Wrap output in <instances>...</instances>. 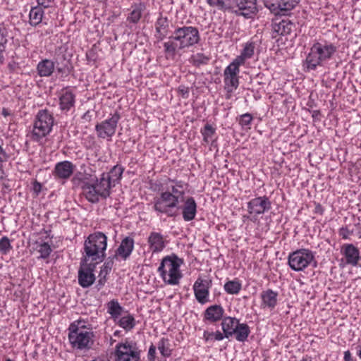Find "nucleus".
Segmentation results:
<instances>
[{"label": "nucleus", "instance_id": "51", "mask_svg": "<svg viewBox=\"0 0 361 361\" xmlns=\"http://www.w3.org/2000/svg\"><path fill=\"white\" fill-rule=\"evenodd\" d=\"M149 356L154 357L156 353V348L154 345H151L149 349Z\"/></svg>", "mask_w": 361, "mask_h": 361}, {"label": "nucleus", "instance_id": "26", "mask_svg": "<svg viewBox=\"0 0 361 361\" xmlns=\"http://www.w3.org/2000/svg\"><path fill=\"white\" fill-rule=\"evenodd\" d=\"M224 312L221 306L217 305H212L206 310L204 317L206 319L215 322L222 318Z\"/></svg>", "mask_w": 361, "mask_h": 361}, {"label": "nucleus", "instance_id": "20", "mask_svg": "<svg viewBox=\"0 0 361 361\" xmlns=\"http://www.w3.org/2000/svg\"><path fill=\"white\" fill-rule=\"evenodd\" d=\"M133 248L134 240L130 237H126L116 250V255L126 260L132 253Z\"/></svg>", "mask_w": 361, "mask_h": 361}, {"label": "nucleus", "instance_id": "29", "mask_svg": "<svg viewBox=\"0 0 361 361\" xmlns=\"http://www.w3.org/2000/svg\"><path fill=\"white\" fill-rule=\"evenodd\" d=\"M123 172V169L121 166L116 165L112 168L109 173H103V175L113 186H115V185L121 180Z\"/></svg>", "mask_w": 361, "mask_h": 361}, {"label": "nucleus", "instance_id": "19", "mask_svg": "<svg viewBox=\"0 0 361 361\" xmlns=\"http://www.w3.org/2000/svg\"><path fill=\"white\" fill-rule=\"evenodd\" d=\"M147 243L153 253L161 252L166 246L163 235L158 232H152L147 238Z\"/></svg>", "mask_w": 361, "mask_h": 361}, {"label": "nucleus", "instance_id": "55", "mask_svg": "<svg viewBox=\"0 0 361 361\" xmlns=\"http://www.w3.org/2000/svg\"><path fill=\"white\" fill-rule=\"evenodd\" d=\"M4 61V54L2 51H0V63H2Z\"/></svg>", "mask_w": 361, "mask_h": 361}, {"label": "nucleus", "instance_id": "47", "mask_svg": "<svg viewBox=\"0 0 361 361\" xmlns=\"http://www.w3.org/2000/svg\"><path fill=\"white\" fill-rule=\"evenodd\" d=\"M252 121V116L250 114H243L239 120V123L242 126H246L250 124L251 121Z\"/></svg>", "mask_w": 361, "mask_h": 361}, {"label": "nucleus", "instance_id": "43", "mask_svg": "<svg viewBox=\"0 0 361 361\" xmlns=\"http://www.w3.org/2000/svg\"><path fill=\"white\" fill-rule=\"evenodd\" d=\"M204 338L206 341H209V340L221 341L224 338V336L223 334H221L219 331H217L214 333V332L209 333V332L204 331Z\"/></svg>", "mask_w": 361, "mask_h": 361}, {"label": "nucleus", "instance_id": "23", "mask_svg": "<svg viewBox=\"0 0 361 361\" xmlns=\"http://www.w3.org/2000/svg\"><path fill=\"white\" fill-rule=\"evenodd\" d=\"M197 212V204L193 197H188L183 207V217L186 221H192L195 219Z\"/></svg>", "mask_w": 361, "mask_h": 361}, {"label": "nucleus", "instance_id": "8", "mask_svg": "<svg viewBox=\"0 0 361 361\" xmlns=\"http://www.w3.org/2000/svg\"><path fill=\"white\" fill-rule=\"evenodd\" d=\"M180 202L177 197L169 194L168 192H162L160 195L154 200V209L168 216H176L175 209L178 207Z\"/></svg>", "mask_w": 361, "mask_h": 361}, {"label": "nucleus", "instance_id": "46", "mask_svg": "<svg viewBox=\"0 0 361 361\" xmlns=\"http://www.w3.org/2000/svg\"><path fill=\"white\" fill-rule=\"evenodd\" d=\"M165 343V341L161 339L158 344V349L162 355L166 357L171 355V350L166 347Z\"/></svg>", "mask_w": 361, "mask_h": 361}, {"label": "nucleus", "instance_id": "52", "mask_svg": "<svg viewBox=\"0 0 361 361\" xmlns=\"http://www.w3.org/2000/svg\"><path fill=\"white\" fill-rule=\"evenodd\" d=\"M344 360L345 361H350L351 360V354L349 350H347L344 353Z\"/></svg>", "mask_w": 361, "mask_h": 361}, {"label": "nucleus", "instance_id": "59", "mask_svg": "<svg viewBox=\"0 0 361 361\" xmlns=\"http://www.w3.org/2000/svg\"><path fill=\"white\" fill-rule=\"evenodd\" d=\"M6 361H12V360H10V359H8V360H6Z\"/></svg>", "mask_w": 361, "mask_h": 361}, {"label": "nucleus", "instance_id": "39", "mask_svg": "<svg viewBox=\"0 0 361 361\" xmlns=\"http://www.w3.org/2000/svg\"><path fill=\"white\" fill-rule=\"evenodd\" d=\"M207 4L219 10H231V0H207Z\"/></svg>", "mask_w": 361, "mask_h": 361}, {"label": "nucleus", "instance_id": "28", "mask_svg": "<svg viewBox=\"0 0 361 361\" xmlns=\"http://www.w3.org/2000/svg\"><path fill=\"white\" fill-rule=\"evenodd\" d=\"M75 104V95L70 91H66L60 97V108L62 111H69Z\"/></svg>", "mask_w": 361, "mask_h": 361}, {"label": "nucleus", "instance_id": "44", "mask_svg": "<svg viewBox=\"0 0 361 361\" xmlns=\"http://www.w3.org/2000/svg\"><path fill=\"white\" fill-rule=\"evenodd\" d=\"M215 133V130L212 127V126L207 124L204 126V128L202 130V134L204 137V140L205 142H209V139L211 138Z\"/></svg>", "mask_w": 361, "mask_h": 361}, {"label": "nucleus", "instance_id": "35", "mask_svg": "<svg viewBox=\"0 0 361 361\" xmlns=\"http://www.w3.org/2000/svg\"><path fill=\"white\" fill-rule=\"evenodd\" d=\"M118 324L125 330L130 331L135 326V320L132 315L127 314L119 319Z\"/></svg>", "mask_w": 361, "mask_h": 361}, {"label": "nucleus", "instance_id": "53", "mask_svg": "<svg viewBox=\"0 0 361 361\" xmlns=\"http://www.w3.org/2000/svg\"><path fill=\"white\" fill-rule=\"evenodd\" d=\"M179 91L180 92V93H181V94H182L183 96H185V94H188V89H185V90L184 88H183V89H180H180H179Z\"/></svg>", "mask_w": 361, "mask_h": 361}, {"label": "nucleus", "instance_id": "25", "mask_svg": "<svg viewBox=\"0 0 361 361\" xmlns=\"http://www.w3.org/2000/svg\"><path fill=\"white\" fill-rule=\"evenodd\" d=\"M54 68V62L49 59L42 60L37 66V73L40 77L50 76L53 73Z\"/></svg>", "mask_w": 361, "mask_h": 361}, {"label": "nucleus", "instance_id": "30", "mask_svg": "<svg viewBox=\"0 0 361 361\" xmlns=\"http://www.w3.org/2000/svg\"><path fill=\"white\" fill-rule=\"evenodd\" d=\"M170 181L173 183L174 185H172L171 187V190H168L167 192H169V194L177 197V200L178 202H182L183 201V197L185 195V188L183 183L180 181L178 182L175 180Z\"/></svg>", "mask_w": 361, "mask_h": 361}, {"label": "nucleus", "instance_id": "50", "mask_svg": "<svg viewBox=\"0 0 361 361\" xmlns=\"http://www.w3.org/2000/svg\"><path fill=\"white\" fill-rule=\"evenodd\" d=\"M37 2L39 6H42L44 8H47L49 6L51 0H37Z\"/></svg>", "mask_w": 361, "mask_h": 361}, {"label": "nucleus", "instance_id": "13", "mask_svg": "<svg viewBox=\"0 0 361 361\" xmlns=\"http://www.w3.org/2000/svg\"><path fill=\"white\" fill-rule=\"evenodd\" d=\"M299 0H271L265 6L274 15H286L298 4Z\"/></svg>", "mask_w": 361, "mask_h": 361}, {"label": "nucleus", "instance_id": "4", "mask_svg": "<svg viewBox=\"0 0 361 361\" xmlns=\"http://www.w3.org/2000/svg\"><path fill=\"white\" fill-rule=\"evenodd\" d=\"M336 47L332 44L317 42L313 44L306 58L307 68L314 70L317 66L331 58Z\"/></svg>", "mask_w": 361, "mask_h": 361}, {"label": "nucleus", "instance_id": "54", "mask_svg": "<svg viewBox=\"0 0 361 361\" xmlns=\"http://www.w3.org/2000/svg\"><path fill=\"white\" fill-rule=\"evenodd\" d=\"M105 281H106V279H104L103 277L99 278V281H98L99 285L103 286L104 284V283H105Z\"/></svg>", "mask_w": 361, "mask_h": 361}, {"label": "nucleus", "instance_id": "42", "mask_svg": "<svg viewBox=\"0 0 361 361\" xmlns=\"http://www.w3.org/2000/svg\"><path fill=\"white\" fill-rule=\"evenodd\" d=\"M255 44L253 42L247 43L241 52V54L247 59H250L255 51Z\"/></svg>", "mask_w": 361, "mask_h": 361}, {"label": "nucleus", "instance_id": "18", "mask_svg": "<svg viewBox=\"0 0 361 361\" xmlns=\"http://www.w3.org/2000/svg\"><path fill=\"white\" fill-rule=\"evenodd\" d=\"M73 164L68 161H61L56 164L54 174L56 177L62 179L68 178L73 173Z\"/></svg>", "mask_w": 361, "mask_h": 361}, {"label": "nucleus", "instance_id": "36", "mask_svg": "<svg viewBox=\"0 0 361 361\" xmlns=\"http://www.w3.org/2000/svg\"><path fill=\"white\" fill-rule=\"evenodd\" d=\"M292 23L287 20H282L274 26V30L280 35H286L290 33Z\"/></svg>", "mask_w": 361, "mask_h": 361}, {"label": "nucleus", "instance_id": "2", "mask_svg": "<svg viewBox=\"0 0 361 361\" xmlns=\"http://www.w3.org/2000/svg\"><path fill=\"white\" fill-rule=\"evenodd\" d=\"M107 246V237L102 232H95L89 235L84 243V256L85 262H101L105 257Z\"/></svg>", "mask_w": 361, "mask_h": 361}, {"label": "nucleus", "instance_id": "32", "mask_svg": "<svg viewBox=\"0 0 361 361\" xmlns=\"http://www.w3.org/2000/svg\"><path fill=\"white\" fill-rule=\"evenodd\" d=\"M107 312L111 316V317L116 320L121 314L123 307L120 305L119 302L116 300H112L109 301L107 305Z\"/></svg>", "mask_w": 361, "mask_h": 361}, {"label": "nucleus", "instance_id": "45", "mask_svg": "<svg viewBox=\"0 0 361 361\" xmlns=\"http://www.w3.org/2000/svg\"><path fill=\"white\" fill-rule=\"evenodd\" d=\"M247 59L241 54L240 56H237L230 64L229 66L232 67H235V69L239 70V67L240 65H243Z\"/></svg>", "mask_w": 361, "mask_h": 361}, {"label": "nucleus", "instance_id": "21", "mask_svg": "<svg viewBox=\"0 0 361 361\" xmlns=\"http://www.w3.org/2000/svg\"><path fill=\"white\" fill-rule=\"evenodd\" d=\"M155 37L158 41L163 40L169 34V21L166 17L160 16L155 23Z\"/></svg>", "mask_w": 361, "mask_h": 361}, {"label": "nucleus", "instance_id": "56", "mask_svg": "<svg viewBox=\"0 0 361 361\" xmlns=\"http://www.w3.org/2000/svg\"><path fill=\"white\" fill-rule=\"evenodd\" d=\"M57 71H58V72H59V73H62V72H64V71H65V69H64V68H60V67H58V68H57Z\"/></svg>", "mask_w": 361, "mask_h": 361}, {"label": "nucleus", "instance_id": "7", "mask_svg": "<svg viewBox=\"0 0 361 361\" xmlns=\"http://www.w3.org/2000/svg\"><path fill=\"white\" fill-rule=\"evenodd\" d=\"M314 262V255L308 249H299L289 254L288 262L290 267L300 271Z\"/></svg>", "mask_w": 361, "mask_h": 361}, {"label": "nucleus", "instance_id": "1", "mask_svg": "<svg viewBox=\"0 0 361 361\" xmlns=\"http://www.w3.org/2000/svg\"><path fill=\"white\" fill-rule=\"evenodd\" d=\"M200 39L199 30L192 26H183L176 28L173 35L164 43V51L171 56H174L178 50L192 47Z\"/></svg>", "mask_w": 361, "mask_h": 361}, {"label": "nucleus", "instance_id": "58", "mask_svg": "<svg viewBox=\"0 0 361 361\" xmlns=\"http://www.w3.org/2000/svg\"><path fill=\"white\" fill-rule=\"evenodd\" d=\"M358 355H359L360 358L361 359V349L360 350V351L358 353Z\"/></svg>", "mask_w": 361, "mask_h": 361}, {"label": "nucleus", "instance_id": "11", "mask_svg": "<svg viewBox=\"0 0 361 361\" xmlns=\"http://www.w3.org/2000/svg\"><path fill=\"white\" fill-rule=\"evenodd\" d=\"M121 118L120 114L115 112L109 118L105 119L95 126L97 136L102 139L111 140L116 133L118 123Z\"/></svg>", "mask_w": 361, "mask_h": 361}, {"label": "nucleus", "instance_id": "27", "mask_svg": "<svg viewBox=\"0 0 361 361\" xmlns=\"http://www.w3.org/2000/svg\"><path fill=\"white\" fill-rule=\"evenodd\" d=\"M277 293L271 289L263 291L261 294L262 305L264 307L274 309L277 303Z\"/></svg>", "mask_w": 361, "mask_h": 361}, {"label": "nucleus", "instance_id": "10", "mask_svg": "<svg viewBox=\"0 0 361 361\" xmlns=\"http://www.w3.org/2000/svg\"><path fill=\"white\" fill-rule=\"evenodd\" d=\"M140 350L137 344L126 341L117 344L115 351V361H139Z\"/></svg>", "mask_w": 361, "mask_h": 361}, {"label": "nucleus", "instance_id": "16", "mask_svg": "<svg viewBox=\"0 0 361 361\" xmlns=\"http://www.w3.org/2000/svg\"><path fill=\"white\" fill-rule=\"evenodd\" d=\"M250 214H262L271 208V202L266 196L251 200L247 204Z\"/></svg>", "mask_w": 361, "mask_h": 361}, {"label": "nucleus", "instance_id": "31", "mask_svg": "<svg viewBox=\"0 0 361 361\" xmlns=\"http://www.w3.org/2000/svg\"><path fill=\"white\" fill-rule=\"evenodd\" d=\"M250 333V327L247 324L239 323L236 329H235V334L233 335H235V339L238 341L244 342L247 340Z\"/></svg>", "mask_w": 361, "mask_h": 361}, {"label": "nucleus", "instance_id": "57", "mask_svg": "<svg viewBox=\"0 0 361 361\" xmlns=\"http://www.w3.org/2000/svg\"><path fill=\"white\" fill-rule=\"evenodd\" d=\"M271 0H264V6H267Z\"/></svg>", "mask_w": 361, "mask_h": 361}, {"label": "nucleus", "instance_id": "3", "mask_svg": "<svg viewBox=\"0 0 361 361\" xmlns=\"http://www.w3.org/2000/svg\"><path fill=\"white\" fill-rule=\"evenodd\" d=\"M182 263L183 260L175 255L166 256L162 259L158 271L166 283L176 285L179 283L182 278L180 270Z\"/></svg>", "mask_w": 361, "mask_h": 361}, {"label": "nucleus", "instance_id": "41", "mask_svg": "<svg viewBox=\"0 0 361 361\" xmlns=\"http://www.w3.org/2000/svg\"><path fill=\"white\" fill-rule=\"evenodd\" d=\"M12 249L10 240L8 237L4 236L0 239V252L6 255Z\"/></svg>", "mask_w": 361, "mask_h": 361}, {"label": "nucleus", "instance_id": "15", "mask_svg": "<svg viewBox=\"0 0 361 361\" xmlns=\"http://www.w3.org/2000/svg\"><path fill=\"white\" fill-rule=\"evenodd\" d=\"M212 286V281L198 278L193 285V290L196 300L201 304L209 301V289Z\"/></svg>", "mask_w": 361, "mask_h": 361}, {"label": "nucleus", "instance_id": "17", "mask_svg": "<svg viewBox=\"0 0 361 361\" xmlns=\"http://www.w3.org/2000/svg\"><path fill=\"white\" fill-rule=\"evenodd\" d=\"M240 70L235 69V67L228 66L224 72V82L228 89V92H232L233 89H236L239 84L238 74Z\"/></svg>", "mask_w": 361, "mask_h": 361}, {"label": "nucleus", "instance_id": "5", "mask_svg": "<svg viewBox=\"0 0 361 361\" xmlns=\"http://www.w3.org/2000/svg\"><path fill=\"white\" fill-rule=\"evenodd\" d=\"M80 324L81 322L78 321V326H71L69 341L73 348L78 350H89L94 344V333L90 329H87L85 325Z\"/></svg>", "mask_w": 361, "mask_h": 361}, {"label": "nucleus", "instance_id": "12", "mask_svg": "<svg viewBox=\"0 0 361 361\" xmlns=\"http://www.w3.org/2000/svg\"><path fill=\"white\" fill-rule=\"evenodd\" d=\"M96 264L95 262L82 260L81 267L78 272V281L82 287H89L94 283L95 277L93 271Z\"/></svg>", "mask_w": 361, "mask_h": 361}, {"label": "nucleus", "instance_id": "48", "mask_svg": "<svg viewBox=\"0 0 361 361\" xmlns=\"http://www.w3.org/2000/svg\"><path fill=\"white\" fill-rule=\"evenodd\" d=\"M111 267L109 266V264H104L100 270V273L99 275V278L103 277L104 279H106V275L109 274V272L111 270Z\"/></svg>", "mask_w": 361, "mask_h": 361}, {"label": "nucleus", "instance_id": "33", "mask_svg": "<svg viewBox=\"0 0 361 361\" xmlns=\"http://www.w3.org/2000/svg\"><path fill=\"white\" fill-rule=\"evenodd\" d=\"M44 11L41 7L35 6L30 11V23L33 26L39 25L42 20Z\"/></svg>", "mask_w": 361, "mask_h": 361}, {"label": "nucleus", "instance_id": "37", "mask_svg": "<svg viewBox=\"0 0 361 361\" xmlns=\"http://www.w3.org/2000/svg\"><path fill=\"white\" fill-rule=\"evenodd\" d=\"M224 290L228 294H238L241 290V283L237 280L228 281L224 284Z\"/></svg>", "mask_w": 361, "mask_h": 361}, {"label": "nucleus", "instance_id": "9", "mask_svg": "<svg viewBox=\"0 0 361 361\" xmlns=\"http://www.w3.org/2000/svg\"><path fill=\"white\" fill-rule=\"evenodd\" d=\"M54 124V118L47 110H41L38 112L34 123L33 136L37 139L45 137L51 130Z\"/></svg>", "mask_w": 361, "mask_h": 361}, {"label": "nucleus", "instance_id": "14", "mask_svg": "<svg viewBox=\"0 0 361 361\" xmlns=\"http://www.w3.org/2000/svg\"><path fill=\"white\" fill-rule=\"evenodd\" d=\"M237 8L239 15L251 18L258 12L256 0H231V9Z\"/></svg>", "mask_w": 361, "mask_h": 361}, {"label": "nucleus", "instance_id": "40", "mask_svg": "<svg viewBox=\"0 0 361 361\" xmlns=\"http://www.w3.org/2000/svg\"><path fill=\"white\" fill-rule=\"evenodd\" d=\"M192 63L196 66L207 64L209 61V57L202 53H197L191 58Z\"/></svg>", "mask_w": 361, "mask_h": 361}, {"label": "nucleus", "instance_id": "34", "mask_svg": "<svg viewBox=\"0 0 361 361\" xmlns=\"http://www.w3.org/2000/svg\"><path fill=\"white\" fill-rule=\"evenodd\" d=\"M133 10L130 13L128 20L133 23H137L142 14L143 11L145 10V6L142 4L138 5H135L132 7Z\"/></svg>", "mask_w": 361, "mask_h": 361}, {"label": "nucleus", "instance_id": "49", "mask_svg": "<svg viewBox=\"0 0 361 361\" xmlns=\"http://www.w3.org/2000/svg\"><path fill=\"white\" fill-rule=\"evenodd\" d=\"M42 189V185L39 183L35 181L33 183V191L37 195Z\"/></svg>", "mask_w": 361, "mask_h": 361}, {"label": "nucleus", "instance_id": "24", "mask_svg": "<svg viewBox=\"0 0 361 361\" xmlns=\"http://www.w3.org/2000/svg\"><path fill=\"white\" fill-rule=\"evenodd\" d=\"M239 320L234 317H226L221 322L224 336L228 338L235 334V329L239 324Z\"/></svg>", "mask_w": 361, "mask_h": 361}, {"label": "nucleus", "instance_id": "38", "mask_svg": "<svg viewBox=\"0 0 361 361\" xmlns=\"http://www.w3.org/2000/svg\"><path fill=\"white\" fill-rule=\"evenodd\" d=\"M35 245V248L40 253L41 258L45 259L49 256L51 248L48 243H39L36 241Z\"/></svg>", "mask_w": 361, "mask_h": 361}, {"label": "nucleus", "instance_id": "22", "mask_svg": "<svg viewBox=\"0 0 361 361\" xmlns=\"http://www.w3.org/2000/svg\"><path fill=\"white\" fill-rule=\"evenodd\" d=\"M342 252L345 257L346 263L353 266L357 265L360 259L359 250L353 244L343 246Z\"/></svg>", "mask_w": 361, "mask_h": 361}, {"label": "nucleus", "instance_id": "6", "mask_svg": "<svg viewBox=\"0 0 361 361\" xmlns=\"http://www.w3.org/2000/svg\"><path fill=\"white\" fill-rule=\"evenodd\" d=\"M114 187L102 174L99 180L95 183H85L82 189L86 198L91 202H97L99 197H107L110 195V189Z\"/></svg>", "mask_w": 361, "mask_h": 361}]
</instances>
